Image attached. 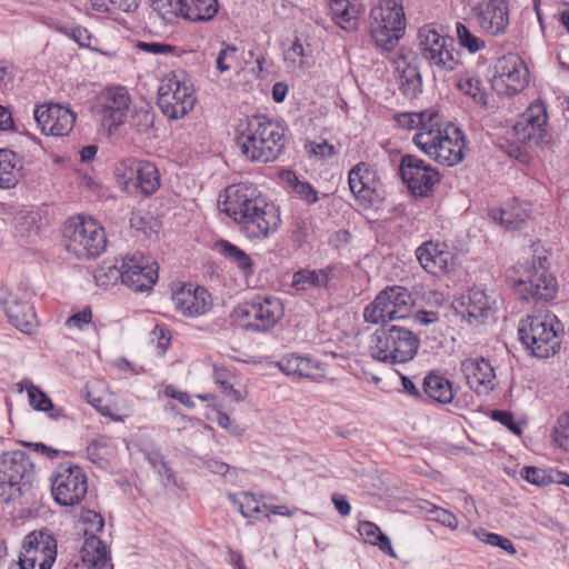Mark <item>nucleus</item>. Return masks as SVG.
Here are the masks:
<instances>
[{"mask_svg": "<svg viewBox=\"0 0 569 569\" xmlns=\"http://www.w3.org/2000/svg\"><path fill=\"white\" fill-rule=\"evenodd\" d=\"M477 21L479 27L489 34L505 33L509 24L508 1L483 0L477 7Z\"/></svg>", "mask_w": 569, "mask_h": 569, "instance_id": "nucleus-23", "label": "nucleus"}, {"mask_svg": "<svg viewBox=\"0 0 569 569\" xmlns=\"http://www.w3.org/2000/svg\"><path fill=\"white\" fill-rule=\"evenodd\" d=\"M547 111L541 102H535L526 110L513 126L517 139L528 146H539L547 142Z\"/></svg>", "mask_w": 569, "mask_h": 569, "instance_id": "nucleus-19", "label": "nucleus"}, {"mask_svg": "<svg viewBox=\"0 0 569 569\" xmlns=\"http://www.w3.org/2000/svg\"><path fill=\"white\" fill-rule=\"evenodd\" d=\"M561 331L560 321L550 313L528 316L518 328L521 343L537 358H548L559 350Z\"/></svg>", "mask_w": 569, "mask_h": 569, "instance_id": "nucleus-5", "label": "nucleus"}, {"mask_svg": "<svg viewBox=\"0 0 569 569\" xmlns=\"http://www.w3.org/2000/svg\"><path fill=\"white\" fill-rule=\"evenodd\" d=\"M56 558V539L48 532L33 531L24 538L19 560L9 569H51Z\"/></svg>", "mask_w": 569, "mask_h": 569, "instance_id": "nucleus-11", "label": "nucleus"}, {"mask_svg": "<svg viewBox=\"0 0 569 569\" xmlns=\"http://www.w3.org/2000/svg\"><path fill=\"white\" fill-rule=\"evenodd\" d=\"M219 6L217 0H190L186 2L184 18L193 22H206L212 20Z\"/></svg>", "mask_w": 569, "mask_h": 569, "instance_id": "nucleus-39", "label": "nucleus"}, {"mask_svg": "<svg viewBox=\"0 0 569 569\" xmlns=\"http://www.w3.org/2000/svg\"><path fill=\"white\" fill-rule=\"evenodd\" d=\"M66 248L78 258H94L101 254L107 244L104 229L92 218L69 219L63 228Z\"/></svg>", "mask_w": 569, "mask_h": 569, "instance_id": "nucleus-9", "label": "nucleus"}, {"mask_svg": "<svg viewBox=\"0 0 569 569\" xmlns=\"http://www.w3.org/2000/svg\"><path fill=\"white\" fill-rule=\"evenodd\" d=\"M281 179L292 188L293 192L300 199L307 201L308 203H315L318 201V192L315 190V188L308 182L299 181L292 171L282 172Z\"/></svg>", "mask_w": 569, "mask_h": 569, "instance_id": "nucleus-45", "label": "nucleus"}, {"mask_svg": "<svg viewBox=\"0 0 569 569\" xmlns=\"http://www.w3.org/2000/svg\"><path fill=\"white\" fill-rule=\"evenodd\" d=\"M415 305L410 291L402 286H389L363 309L368 323L379 325L407 318Z\"/></svg>", "mask_w": 569, "mask_h": 569, "instance_id": "nucleus-10", "label": "nucleus"}, {"mask_svg": "<svg viewBox=\"0 0 569 569\" xmlns=\"http://www.w3.org/2000/svg\"><path fill=\"white\" fill-rule=\"evenodd\" d=\"M216 246L222 256L237 263L244 273L251 272L252 260L243 250L226 240H219Z\"/></svg>", "mask_w": 569, "mask_h": 569, "instance_id": "nucleus-43", "label": "nucleus"}, {"mask_svg": "<svg viewBox=\"0 0 569 569\" xmlns=\"http://www.w3.org/2000/svg\"><path fill=\"white\" fill-rule=\"evenodd\" d=\"M493 420L499 421L515 433H520V428L515 423L513 416L509 411L495 410L491 413Z\"/></svg>", "mask_w": 569, "mask_h": 569, "instance_id": "nucleus-59", "label": "nucleus"}, {"mask_svg": "<svg viewBox=\"0 0 569 569\" xmlns=\"http://www.w3.org/2000/svg\"><path fill=\"white\" fill-rule=\"evenodd\" d=\"M395 120L403 129H417V133L425 132L426 129H433L439 121V114L436 110H423L420 112H403L395 116Z\"/></svg>", "mask_w": 569, "mask_h": 569, "instance_id": "nucleus-33", "label": "nucleus"}, {"mask_svg": "<svg viewBox=\"0 0 569 569\" xmlns=\"http://www.w3.org/2000/svg\"><path fill=\"white\" fill-rule=\"evenodd\" d=\"M546 257L516 264L507 278L520 299L529 303H547L558 292L556 278L545 267Z\"/></svg>", "mask_w": 569, "mask_h": 569, "instance_id": "nucleus-3", "label": "nucleus"}, {"mask_svg": "<svg viewBox=\"0 0 569 569\" xmlns=\"http://www.w3.org/2000/svg\"><path fill=\"white\" fill-rule=\"evenodd\" d=\"M490 216L506 229L516 230L529 218V211L515 201L506 208L490 210Z\"/></svg>", "mask_w": 569, "mask_h": 569, "instance_id": "nucleus-34", "label": "nucleus"}, {"mask_svg": "<svg viewBox=\"0 0 569 569\" xmlns=\"http://www.w3.org/2000/svg\"><path fill=\"white\" fill-rule=\"evenodd\" d=\"M197 101L193 83L183 70L172 71L158 90V106L172 120L182 119Z\"/></svg>", "mask_w": 569, "mask_h": 569, "instance_id": "nucleus-8", "label": "nucleus"}, {"mask_svg": "<svg viewBox=\"0 0 569 569\" xmlns=\"http://www.w3.org/2000/svg\"><path fill=\"white\" fill-rule=\"evenodd\" d=\"M130 102L124 87L108 88L99 96L94 111L107 126L119 127L127 118Z\"/></svg>", "mask_w": 569, "mask_h": 569, "instance_id": "nucleus-18", "label": "nucleus"}, {"mask_svg": "<svg viewBox=\"0 0 569 569\" xmlns=\"http://www.w3.org/2000/svg\"><path fill=\"white\" fill-rule=\"evenodd\" d=\"M423 392L435 402L447 405L452 402L455 392L452 383L437 373H429L423 379Z\"/></svg>", "mask_w": 569, "mask_h": 569, "instance_id": "nucleus-32", "label": "nucleus"}, {"mask_svg": "<svg viewBox=\"0 0 569 569\" xmlns=\"http://www.w3.org/2000/svg\"><path fill=\"white\" fill-rule=\"evenodd\" d=\"M360 16V7L356 3H350L349 8H343L332 20L341 29L346 31H353L358 28V20Z\"/></svg>", "mask_w": 569, "mask_h": 569, "instance_id": "nucleus-48", "label": "nucleus"}, {"mask_svg": "<svg viewBox=\"0 0 569 569\" xmlns=\"http://www.w3.org/2000/svg\"><path fill=\"white\" fill-rule=\"evenodd\" d=\"M152 7L161 16H181L184 18V0H152Z\"/></svg>", "mask_w": 569, "mask_h": 569, "instance_id": "nucleus-50", "label": "nucleus"}, {"mask_svg": "<svg viewBox=\"0 0 569 569\" xmlns=\"http://www.w3.org/2000/svg\"><path fill=\"white\" fill-rule=\"evenodd\" d=\"M88 402L94 407L102 416L110 417L113 420L118 421L120 418L116 417L110 408V406L103 403V399L100 397H96L91 390L87 392Z\"/></svg>", "mask_w": 569, "mask_h": 569, "instance_id": "nucleus-58", "label": "nucleus"}, {"mask_svg": "<svg viewBox=\"0 0 569 569\" xmlns=\"http://www.w3.org/2000/svg\"><path fill=\"white\" fill-rule=\"evenodd\" d=\"M113 10L133 12L139 7L140 0H109Z\"/></svg>", "mask_w": 569, "mask_h": 569, "instance_id": "nucleus-63", "label": "nucleus"}, {"mask_svg": "<svg viewBox=\"0 0 569 569\" xmlns=\"http://www.w3.org/2000/svg\"><path fill=\"white\" fill-rule=\"evenodd\" d=\"M421 56L431 66L443 71H453L459 64L458 53L453 50V40L439 34L436 30L421 28L419 30Z\"/></svg>", "mask_w": 569, "mask_h": 569, "instance_id": "nucleus-16", "label": "nucleus"}, {"mask_svg": "<svg viewBox=\"0 0 569 569\" xmlns=\"http://www.w3.org/2000/svg\"><path fill=\"white\" fill-rule=\"evenodd\" d=\"M456 31L459 43L471 53L478 52L485 48V42L476 37L463 23L457 22Z\"/></svg>", "mask_w": 569, "mask_h": 569, "instance_id": "nucleus-49", "label": "nucleus"}, {"mask_svg": "<svg viewBox=\"0 0 569 569\" xmlns=\"http://www.w3.org/2000/svg\"><path fill=\"white\" fill-rule=\"evenodd\" d=\"M280 370L287 376H295L298 378H315V367L308 358L289 355L281 358L278 362Z\"/></svg>", "mask_w": 569, "mask_h": 569, "instance_id": "nucleus-38", "label": "nucleus"}, {"mask_svg": "<svg viewBox=\"0 0 569 569\" xmlns=\"http://www.w3.org/2000/svg\"><path fill=\"white\" fill-rule=\"evenodd\" d=\"M555 441L562 449L569 451V412L558 419V427L555 430Z\"/></svg>", "mask_w": 569, "mask_h": 569, "instance_id": "nucleus-53", "label": "nucleus"}, {"mask_svg": "<svg viewBox=\"0 0 569 569\" xmlns=\"http://www.w3.org/2000/svg\"><path fill=\"white\" fill-rule=\"evenodd\" d=\"M237 131V144L250 161H274L284 149L283 127L264 116L247 119Z\"/></svg>", "mask_w": 569, "mask_h": 569, "instance_id": "nucleus-2", "label": "nucleus"}, {"mask_svg": "<svg viewBox=\"0 0 569 569\" xmlns=\"http://www.w3.org/2000/svg\"><path fill=\"white\" fill-rule=\"evenodd\" d=\"M159 172L154 164L143 161L140 168L134 188L139 189L143 194L153 193L160 184Z\"/></svg>", "mask_w": 569, "mask_h": 569, "instance_id": "nucleus-42", "label": "nucleus"}, {"mask_svg": "<svg viewBox=\"0 0 569 569\" xmlns=\"http://www.w3.org/2000/svg\"><path fill=\"white\" fill-rule=\"evenodd\" d=\"M462 299L463 300L461 305L465 307L470 320L483 318L490 310L489 298L487 297L486 292L479 288L470 289L467 296H465Z\"/></svg>", "mask_w": 569, "mask_h": 569, "instance_id": "nucleus-37", "label": "nucleus"}, {"mask_svg": "<svg viewBox=\"0 0 569 569\" xmlns=\"http://www.w3.org/2000/svg\"><path fill=\"white\" fill-rule=\"evenodd\" d=\"M33 113L38 127L47 136H67L76 121V114L60 104L39 106Z\"/></svg>", "mask_w": 569, "mask_h": 569, "instance_id": "nucleus-22", "label": "nucleus"}, {"mask_svg": "<svg viewBox=\"0 0 569 569\" xmlns=\"http://www.w3.org/2000/svg\"><path fill=\"white\" fill-rule=\"evenodd\" d=\"M406 14L402 0H380L369 14V31L375 43L392 51L405 36Z\"/></svg>", "mask_w": 569, "mask_h": 569, "instance_id": "nucleus-6", "label": "nucleus"}, {"mask_svg": "<svg viewBox=\"0 0 569 569\" xmlns=\"http://www.w3.org/2000/svg\"><path fill=\"white\" fill-rule=\"evenodd\" d=\"M111 278H121L134 291H144L158 280V264L150 257L134 253L122 259L120 269L111 270Z\"/></svg>", "mask_w": 569, "mask_h": 569, "instance_id": "nucleus-15", "label": "nucleus"}, {"mask_svg": "<svg viewBox=\"0 0 569 569\" xmlns=\"http://www.w3.org/2000/svg\"><path fill=\"white\" fill-rule=\"evenodd\" d=\"M117 455V447L112 439L107 436H99L93 439L87 447L88 459L100 466L107 467L111 459Z\"/></svg>", "mask_w": 569, "mask_h": 569, "instance_id": "nucleus-35", "label": "nucleus"}, {"mask_svg": "<svg viewBox=\"0 0 569 569\" xmlns=\"http://www.w3.org/2000/svg\"><path fill=\"white\" fill-rule=\"evenodd\" d=\"M370 353L373 359L386 363H406L417 355L420 340L411 330L392 325L373 333Z\"/></svg>", "mask_w": 569, "mask_h": 569, "instance_id": "nucleus-7", "label": "nucleus"}, {"mask_svg": "<svg viewBox=\"0 0 569 569\" xmlns=\"http://www.w3.org/2000/svg\"><path fill=\"white\" fill-rule=\"evenodd\" d=\"M396 72L399 89L405 97L412 99L422 91V79L418 68L407 63L403 56L397 61Z\"/></svg>", "mask_w": 569, "mask_h": 569, "instance_id": "nucleus-28", "label": "nucleus"}, {"mask_svg": "<svg viewBox=\"0 0 569 569\" xmlns=\"http://www.w3.org/2000/svg\"><path fill=\"white\" fill-rule=\"evenodd\" d=\"M156 114L147 108H134L130 118V127L140 134H148L154 126Z\"/></svg>", "mask_w": 569, "mask_h": 569, "instance_id": "nucleus-46", "label": "nucleus"}, {"mask_svg": "<svg viewBox=\"0 0 569 569\" xmlns=\"http://www.w3.org/2000/svg\"><path fill=\"white\" fill-rule=\"evenodd\" d=\"M29 402L36 410L47 411L49 416L53 419H58L63 417V410L61 408H56L51 401V399L37 386H34L31 381H24Z\"/></svg>", "mask_w": 569, "mask_h": 569, "instance_id": "nucleus-40", "label": "nucleus"}, {"mask_svg": "<svg viewBox=\"0 0 569 569\" xmlns=\"http://www.w3.org/2000/svg\"><path fill=\"white\" fill-rule=\"evenodd\" d=\"M223 212L242 227L250 238L263 239L276 232L280 224L278 207L244 184L229 186L226 189Z\"/></svg>", "mask_w": 569, "mask_h": 569, "instance_id": "nucleus-1", "label": "nucleus"}, {"mask_svg": "<svg viewBox=\"0 0 569 569\" xmlns=\"http://www.w3.org/2000/svg\"><path fill=\"white\" fill-rule=\"evenodd\" d=\"M228 497L244 518L258 519L262 512L260 502L250 492L230 493ZM262 507L267 508L266 505Z\"/></svg>", "mask_w": 569, "mask_h": 569, "instance_id": "nucleus-41", "label": "nucleus"}, {"mask_svg": "<svg viewBox=\"0 0 569 569\" xmlns=\"http://www.w3.org/2000/svg\"><path fill=\"white\" fill-rule=\"evenodd\" d=\"M236 51L237 49L234 46H226L219 51L216 60V67L220 72L230 70L231 67L229 63H227V60L233 59Z\"/></svg>", "mask_w": 569, "mask_h": 569, "instance_id": "nucleus-57", "label": "nucleus"}, {"mask_svg": "<svg viewBox=\"0 0 569 569\" xmlns=\"http://www.w3.org/2000/svg\"><path fill=\"white\" fill-rule=\"evenodd\" d=\"M138 48L152 54H164L173 51V47L170 44L159 42H139Z\"/></svg>", "mask_w": 569, "mask_h": 569, "instance_id": "nucleus-60", "label": "nucleus"}, {"mask_svg": "<svg viewBox=\"0 0 569 569\" xmlns=\"http://www.w3.org/2000/svg\"><path fill=\"white\" fill-rule=\"evenodd\" d=\"M351 192L357 199L371 203L378 186L376 170L366 162H359L351 168L348 174Z\"/></svg>", "mask_w": 569, "mask_h": 569, "instance_id": "nucleus-27", "label": "nucleus"}, {"mask_svg": "<svg viewBox=\"0 0 569 569\" xmlns=\"http://www.w3.org/2000/svg\"><path fill=\"white\" fill-rule=\"evenodd\" d=\"M307 238L308 230L306 229V223L302 220H298L293 230H291V240L300 248L307 241Z\"/></svg>", "mask_w": 569, "mask_h": 569, "instance_id": "nucleus-62", "label": "nucleus"}, {"mask_svg": "<svg viewBox=\"0 0 569 569\" xmlns=\"http://www.w3.org/2000/svg\"><path fill=\"white\" fill-rule=\"evenodd\" d=\"M34 476V463L24 451L0 455V496L6 497L8 490L14 487L21 492L32 483Z\"/></svg>", "mask_w": 569, "mask_h": 569, "instance_id": "nucleus-13", "label": "nucleus"}, {"mask_svg": "<svg viewBox=\"0 0 569 569\" xmlns=\"http://www.w3.org/2000/svg\"><path fill=\"white\" fill-rule=\"evenodd\" d=\"M477 536L485 543L499 547L510 555H515L517 552L511 540L506 537L487 531H480L477 533Z\"/></svg>", "mask_w": 569, "mask_h": 569, "instance_id": "nucleus-51", "label": "nucleus"}, {"mask_svg": "<svg viewBox=\"0 0 569 569\" xmlns=\"http://www.w3.org/2000/svg\"><path fill=\"white\" fill-rule=\"evenodd\" d=\"M174 309L184 317L206 315L212 307L210 292L200 286L183 284L172 293Z\"/></svg>", "mask_w": 569, "mask_h": 569, "instance_id": "nucleus-21", "label": "nucleus"}, {"mask_svg": "<svg viewBox=\"0 0 569 569\" xmlns=\"http://www.w3.org/2000/svg\"><path fill=\"white\" fill-rule=\"evenodd\" d=\"M284 310L280 299L274 297H254L238 308L242 326L252 331H267L283 317Z\"/></svg>", "mask_w": 569, "mask_h": 569, "instance_id": "nucleus-14", "label": "nucleus"}, {"mask_svg": "<svg viewBox=\"0 0 569 569\" xmlns=\"http://www.w3.org/2000/svg\"><path fill=\"white\" fill-rule=\"evenodd\" d=\"M81 558L92 569H106L110 562L106 545L96 536L86 538L81 548Z\"/></svg>", "mask_w": 569, "mask_h": 569, "instance_id": "nucleus-31", "label": "nucleus"}, {"mask_svg": "<svg viewBox=\"0 0 569 569\" xmlns=\"http://www.w3.org/2000/svg\"><path fill=\"white\" fill-rule=\"evenodd\" d=\"M415 134V144L429 158L440 164L452 167L465 158L467 148L463 132L453 123L441 126L440 122L433 129Z\"/></svg>", "mask_w": 569, "mask_h": 569, "instance_id": "nucleus-4", "label": "nucleus"}, {"mask_svg": "<svg viewBox=\"0 0 569 569\" xmlns=\"http://www.w3.org/2000/svg\"><path fill=\"white\" fill-rule=\"evenodd\" d=\"M430 509L428 512L433 513V520L441 523L445 527H448L452 530H456L459 527L458 518L447 509H442L440 507L429 505Z\"/></svg>", "mask_w": 569, "mask_h": 569, "instance_id": "nucleus-52", "label": "nucleus"}, {"mask_svg": "<svg viewBox=\"0 0 569 569\" xmlns=\"http://www.w3.org/2000/svg\"><path fill=\"white\" fill-rule=\"evenodd\" d=\"M528 81V69L523 61L513 53L498 59L495 64L493 86H503L506 93L515 94L522 91Z\"/></svg>", "mask_w": 569, "mask_h": 569, "instance_id": "nucleus-20", "label": "nucleus"}, {"mask_svg": "<svg viewBox=\"0 0 569 569\" xmlns=\"http://www.w3.org/2000/svg\"><path fill=\"white\" fill-rule=\"evenodd\" d=\"M358 531L365 542L379 547L381 551L390 557H396L389 537L385 535L376 523L363 521L359 525Z\"/></svg>", "mask_w": 569, "mask_h": 569, "instance_id": "nucleus-36", "label": "nucleus"}, {"mask_svg": "<svg viewBox=\"0 0 569 569\" xmlns=\"http://www.w3.org/2000/svg\"><path fill=\"white\" fill-rule=\"evenodd\" d=\"M6 313L9 321L23 333H32L38 326L36 313L27 302L18 300L8 302Z\"/></svg>", "mask_w": 569, "mask_h": 569, "instance_id": "nucleus-29", "label": "nucleus"}, {"mask_svg": "<svg viewBox=\"0 0 569 569\" xmlns=\"http://www.w3.org/2000/svg\"><path fill=\"white\" fill-rule=\"evenodd\" d=\"M461 371L471 390L478 395H488L493 389L495 370L489 360L469 358L461 362Z\"/></svg>", "mask_w": 569, "mask_h": 569, "instance_id": "nucleus-25", "label": "nucleus"}, {"mask_svg": "<svg viewBox=\"0 0 569 569\" xmlns=\"http://www.w3.org/2000/svg\"><path fill=\"white\" fill-rule=\"evenodd\" d=\"M399 172L410 192L419 197H427L433 186L440 181L439 172L413 154L401 157Z\"/></svg>", "mask_w": 569, "mask_h": 569, "instance_id": "nucleus-17", "label": "nucleus"}, {"mask_svg": "<svg viewBox=\"0 0 569 569\" xmlns=\"http://www.w3.org/2000/svg\"><path fill=\"white\" fill-rule=\"evenodd\" d=\"M457 86L462 93L471 97L477 103H487L479 78L470 74L469 72L462 73L458 77Z\"/></svg>", "mask_w": 569, "mask_h": 569, "instance_id": "nucleus-44", "label": "nucleus"}, {"mask_svg": "<svg viewBox=\"0 0 569 569\" xmlns=\"http://www.w3.org/2000/svg\"><path fill=\"white\" fill-rule=\"evenodd\" d=\"M416 256L420 266L435 276L448 272L453 263V254L446 243L426 241L417 248Z\"/></svg>", "mask_w": 569, "mask_h": 569, "instance_id": "nucleus-24", "label": "nucleus"}, {"mask_svg": "<svg viewBox=\"0 0 569 569\" xmlns=\"http://www.w3.org/2000/svg\"><path fill=\"white\" fill-rule=\"evenodd\" d=\"M521 476L530 483L537 486H545L551 482L550 477L546 470L537 467H525L521 470Z\"/></svg>", "mask_w": 569, "mask_h": 569, "instance_id": "nucleus-54", "label": "nucleus"}, {"mask_svg": "<svg viewBox=\"0 0 569 569\" xmlns=\"http://www.w3.org/2000/svg\"><path fill=\"white\" fill-rule=\"evenodd\" d=\"M120 269V266L103 263L94 272V280L98 286L107 287L110 283H116L120 278H111V270Z\"/></svg>", "mask_w": 569, "mask_h": 569, "instance_id": "nucleus-55", "label": "nucleus"}, {"mask_svg": "<svg viewBox=\"0 0 569 569\" xmlns=\"http://www.w3.org/2000/svg\"><path fill=\"white\" fill-rule=\"evenodd\" d=\"M338 271L339 267L336 264L320 269L303 268L292 274L291 286L297 291L329 290Z\"/></svg>", "mask_w": 569, "mask_h": 569, "instance_id": "nucleus-26", "label": "nucleus"}, {"mask_svg": "<svg viewBox=\"0 0 569 569\" xmlns=\"http://www.w3.org/2000/svg\"><path fill=\"white\" fill-rule=\"evenodd\" d=\"M142 162L137 159H126L116 167V176L123 180L126 188H129L130 184L134 187Z\"/></svg>", "mask_w": 569, "mask_h": 569, "instance_id": "nucleus-47", "label": "nucleus"}, {"mask_svg": "<svg viewBox=\"0 0 569 569\" xmlns=\"http://www.w3.org/2000/svg\"><path fill=\"white\" fill-rule=\"evenodd\" d=\"M331 501H332L335 508L337 509V511L341 516L346 517V516L350 515L351 506H350V503L348 502V500L346 499L345 496H341V495H338V493H333L331 496Z\"/></svg>", "mask_w": 569, "mask_h": 569, "instance_id": "nucleus-64", "label": "nucleus"}, {"mask_svg": "<svg viewBox=\"0 0 569 569\" xmlns=\"http://www.w3.org/2000/svg\"><path fill=\"white\" fill-rule=\"evenodd\" d=\"M88 491V479L82 468L68 463L58 467L52 477L51 492L60 506H74L83 500Z\"/></svg>", "mask_w": 569, "mask_h": 569, "instance_id": "nucleus-12", "label": "nucleus"}, {"mask_svg": "<svg viewBox=\"0 0 569 569\" xmlns=\"http://www.w3.org/2000/svg\"><path fill=\"white\" fill-rule=\"evenodd\" d=\"M21 170V160L16 152L0 149V188L16 187L22 176Z\"/></svg>", "mask_w": 569, "mask_h": 569, "instance_id": "nucleus-30", "label": "nucleus"}, {"mask_svg": "<svg viewBox=\"0 0 569 569\" xmlns=\"http://www.w3.org/2000/svg\"><path fill=\"white\" fill-rule=\"evenodd\" d=\"M166 396L178 400L180 403L188 408H193L194 402L191 400V397L188 392L179 391L173 386H167L164 389Z\"/></svg>", "mask_w": 569, "mask_h": 569, "instance_id": "nucleus-61", "label": "nucleus"}, {"mask_svg": "<svg viewBox=\"0 0 569 569\" xmlns=\"http://www.w3.org/2000/svg\"><path fill=\"white\" fill-rule=\"evenodd\" d=\"M92 319V311L90 307H86L82 311L76 312L72 316H70L66 320V326L68 328H77L82 329L84 325H88L91 322Z\"/></svg>", "mask_w": 569, "mask_h": 569, "instance_id": "nucleus-56", "label": "nucleus"}]
</instances>
